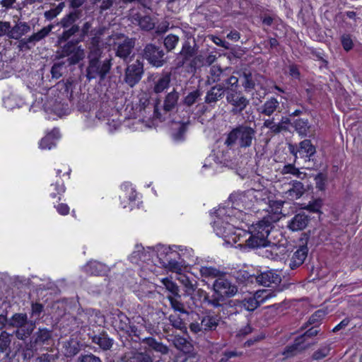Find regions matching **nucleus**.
<instances>
[{"label": "nucleus", "instance_id": "ea45409f", "mask_svg": "<svg viewBox=\"0 0 362 362\" xmlns=\"http://www.w3.org/2000/svg\"><path fill=\"white\" fill-rule=\"evenodd\" d=\"M177 255L176 252H171L170 256L163 262V266L170 271L176 273V276L182 273V267L180 263L172 258V256Z\"/></svg>", "mask_w": 362, "mask_h": 362}, {"label": "nucleus", "instance_id": "3c124183", "mask_svg": "<svg viewBox=\"0 0 362 362\" xmlns=\"http://www.w3.org/2000/svg\"><path fill=\"white\" fill-rule=\"evenodd\" d=\"M165 289L169 291L173 296L180 298L179 286L171 279L168 278H163L160 280Z\"/></svg>", "mask_w": 362, "mask_h": 362}, {"label": "nucleus", "instance_id": "7c9ffc66", "mask_svg": "<svg viewBox=\"0 0 362 362\" xmlns=\"http://www.w3.org/2000/svg\"><path fill=\"white\" fill-rule=\"evenodd\" d=\"M170 81H171V74L170 73L165 72V73L162 74L154 81L153 91L156 93H163L165 90H166L169 87Z\"/></svg>", "mask_w": 362, "mask_h": 362}, {"label": "nucleus", "instance_id": "4c0bfd02", "mask_svg": "<svg viewBox=\"0 0 362 362\" xmlns=\"http://www.w3.org/2000/svg\"><path fill=\"white\" fill-rule=\"evenodd\" d=\"M142 342L148 346V347L155 351L159 352L162 354H166L168 352V348L163 343L158 341L152 337L143 338Z\"/></svg>", "mask_w": 362, "mask_h": 362}, {"label": "nucleus", "instance_id": "79ce46f5", "mask_svg": "<svg viewBox=\"0 0 362 362\" xmlns=\"http://www.w3.org/2000/svg\"><path fill=\"white\" fill-rule=\"evenodd\" d=\"M199 359V356L192 348V349L180 352L176 356L175 362H198Z\"/></svg>", "mask_w": 362, "mask_h": 362}, {"label": "nucleus", "instance_id": "864d4df0", "mask_svg": "<svg viewBox=\"0 0 362 362\" xmlns=\"http://www.w3.org/2000/svg\"><path fill=\"white\" fill-rule=\"evenodd\" d=\"M234 276L237 281L241 283H253L255 280V274H250L247 271L243 269L235 272Z\"/></svg>", "mask_w": 362, "mask_h": 362}, {"label": "nucleus", "instance_id": "0e129e2a", "mask_svg": "<svg viewBox=\"0 0 362 362\" xmlns=\"http://www.w3.org/2000/svg\"><path fill=\"white\" fill-rule=\"evenodd\" d=\"M189 122L182 123L178 127L177 130L173 134V137L175 141H182L185 138V135L187 130V126Z\"/></svg>", "mask_w": 362, "mask_h": 362}, {"label": "nucleus", "instance_id": "b1692460", "mask_svg": "<svg viewBox=\"0 0 362 362\" xmlns=\"http://www.w3.org/2000/svg\"><path fill=\"white\" fill-rule=\"evenodd\" d=\"M200 320H202V325L203 326L204 331H212L215 330L218 327L221 320V317L209 310L204 313Z\"/></svg>", "mask_w": 362, "mask_h": 362}, {"label": "nucleus", "instance_id": "69168bd1", "mask_svg": "<svg viewBox=\"0 0 362 362\" xmlns=\"http://www.w3.org/2000/svg\"><path fill=\"white\" fill-rule=\"evenodd\" d=\"M263 127L269 129L272 134H279V127L278 125V122H275L274 117L264 119L263 122Z\"/></svg>", "mask_w": 362, "mask_h": 362}, {"label": "nucleus", "instance_id": "f03ea898", "mask_svg": "<svg viewBox=\"0 0 362 362\" xmlns=\"http://www.w3.org/2000/svg\"><path fill=\"white\" fill-rule=\"evenodd\" d=\"M256 134L255 128L245 124H239L227 134L224 144L229 148L235 145L240 148H250L256 140Z\"/></svg>", "mask_w": 362, "mask_h": 362}, {"label": "nucleus", "instance_id": "9b49d317", "mask_svg": "<svg viewBox=\"0 0 362 362\" xmlns=\"http://www.w3.org/2000/svg\"><path fill=\"white\" fill-rule=\"evenodd\" d=\"M289 152L295 157V160L298 158V153L302 158H308V160H311V157L316 153V148L313 145L309 139H304L300 141L298 146L289 144Z\"/></svg>", "mask_w": 362, "mask_h": 362}, {"label": "nucleus", "instance_id": "603ef678", "mask_svg": "<svg viewBox=\"0 0 362 362\" xmlns=\"http://www.w3.org/2000/svg\"><path fill=\"white\" fill-rule=\"evenodd\" d=\"M200 274L202 277L206 279H214V278H220L219 276L221 274V272L213 267H201Z\"/></svg>", "mask_w": 362, "mask_h": 362}, {"label": "nucleus", "instance_id": "412c9836", "mask_svg": "<svg viewBox=\"0 0 362 362\" xmlns=\"http://www.w3.org/2000/svg\"><path fill=\"white\" fill-rule=\"evenodd\" d=\"M196 53L195 48L190 45L189 42H185L176 58V66L177 67L182 66L187 61L194 57Z\"/></svg>", "mask_w": 362, "mask_h": 362}, {"label": "nucleus", "instance_id": "aec40b11", "mask_svg": "<svg viewBox=\"0 0 362 362\" xmlns=\"http://www.w3.org/2000/svg\"><path fill=\"white\" fill-rule=\"evenodd\" d=\"M225 93H226V86H224L223 84H216L206 92L204 102L213 106L223 98Z\"/></svg>", "mask_w": 362, "mask_h": 362}, {"label": "nucleus", "instance_id": "ddd939ff", "mask_svg": "<svg viewBox=\"0 0 362 362\" xmlns=\"http://www.w3.org/2000/svg\"><path fill=\"white\" fill-rule=\"evenodd\" d=\"M52 341V330L46 327H39L33 334L30 346L42 349L45 345H49Z\"/></svg>", "mask_w": 362, "mask_h": 362}, {"label": "nucleus", "instance_id": "e2e57ef3", "mask_svg": "<svg viewBox=\"0 0 362 362\" xmlns=\"http://www.w3.org/2000/svg\"><path fill=\"white\" fill-rule=\"evenodd\" d=\"M65 7V3L61 2L56 7L45 12V17L47 20H52L57 17Z\"/></svg>", "mask_w": 362, "mask_h": 362}, {"label": "nucleus", "instance_id": "a18cd8bd", "mask_svg": "<svg viewBox=\"0 0 362 362\" xmlns=\"http://www.w3.org/2000/svg\"><path fill=\"white\" fill-rule=\"evenodd\" d=\"M67 61H58L54 63L51 69L52 78L58 79L67 71Z\"/></svg>", "mask_w": 362, "mask_h": 362}, {"label": "nucleus", "instance_id": "4be33fe9", "mask_svg": "<svg viewBox=\"0 0 362 362\" xmlns=\"http://www.w3.org/2000/svg\"><path fill=\"white\" fill-rule=\"evenodd\" d=\"M257 111L260 115L271 117L275 112H280V103L274 97L268 98Z\"/></svg>", "mask_w": 362, "mask_h": 362}, {"label": "nucleus", "instance_id": "7ed1b4c3", "mask_svg": "<svg viewBox=\"0 0 362 362\" xmlns=\"http://www.w3.org/2000/svg\"><path fill=\"white\" fill-rule=\"evenodd\" d=\"M110 40H113L116 57L122 59L124 63H129L135 56V39L122 33H114L110 36Z\"/></svg>", "mask_w": 362, "mask_h": 362}, {"label": "nucleus", "instance_id": "bb28decb", "mask_svg": "<svg viewBox=\"0 0 362 362\" xmlns=\"http://www.w3.org/2000/svg\"><path fill=\"white\" fill-rule=\"evenodd\" d=\"M112 325L115 329L126 333L129 329L130 320L124 313L117 310L114 314Z\"/></svg>", "mask_w": 362, "mask_h": 362}, {"label": "nucleus", "instance_id": "13d9d810", "mask_svg": "<svg viewBox=\"0 0 362 362\" xmlns=\"http://www.w3.org/2000/svg\"><path fill=\"white\" fill-rule=\"evenodd\" d=\"M11 342V334L6 331L0 333V352L4 353L10 347Z\"/></svg>", "mask_w": 362, "mask_h": 362}, {"label": "nucleus", "instance_id": "4d7b16f0", "mask_svg": "<svg viewBox=\"0 0 362 362\" xmlns=\"http://www.w3.org/2000/svg\"><path fill=\"white\" fill-rule=\"evenodd\" d=\"M281 173L283 175L291 174L300 179L305 176V173L300 171L293 164L285 165L281 170Z\"/></svg>", "mask_w": 362, "mask_h": 362}, {"label": "nucleus", "instance_id": "423d86ee", "mask_svg": "<svg viewBox=\"0 0 362 362\" xmlns=\"http://www.w3.org/2000/svg\"><path fill=\"white\" fill-rule=\"evenodd\" d=\"M112 59H105L88 61V66L86 69V77L89 81L99 78L100 81L105 79L106 76L110 73L112 67Z\"/></svg>", "mask_w": 362, "mask_h": 362}, {"label": "nucleus", "instance_id": "37998d69", "mask_svg": "<svg viewBox=\"0 0 362 362\" xmlns=\"http://www.w3.org/2000/svg\"><path fill=\"white\" fill-rule=\"evenodd\" d=\"M59 137V130L54 129L51 133L48 134L42 138L40 143V148L42 149H51L55 146L54 139Z\"/></svg>", "mask_w": 362, "mask_h": 362}, {"label": "nucleus", "instance_id": "052dcab7", "mask_svg": "<svg viewBox=\"0 0 362 362\" xmlns=\"http://www.w3.org/2000/svg\"><path fill=\"white\" fill-rule=\"evenodd\" d=\"M179 40H180L179 37L175 35H173V34L168 35L164 38V42H163L165 49L168 52L173 50L177 45Z\"/></svg>", "mask_w": 362, "mask_h": 362}, {"label": "nucleus", "instance_id": "39448f33", "mask_svg": "<svg viewBox=\"0 0 362 362\" xmlns=\"http://www.w3.org/2000/svg\"><path fill=\"white\" fill-rule=\"evenodd\" d=\"M238 87L226 86V100L231 106V113L235 115L241 114L250 104V100L238 90Z\"/></svg>", "mask_w": 362, "mask_h": 362}, {"label": "nucleus", "instance_id": "8fccbe9b", "mask_svg": "<svg viewBox=\"0 0 362 362\" xmlns=\"http://www.w3.org/2000/svg\"><path fill=\"white\" fill-rule=\"evenodd\" d=\"M170 339H168V341H171L174 346L180 350V352L185 351V350L192 349V346L187 340L180 336L170 337Z\"/></svg>", "mask_w": 362, "mask_h": 362}, {"label": "nucleus", "instance_id": "f3484780", "mask_svg": "<svg viewBox=\"0 0 362 362\" xmlns=\"http://www.w3.org/2000/svg\"><path fill=\"white\" fill-rule=\"evenodd\" d=\"M88 61L100 59L103 52L100 37L96 35L90 37L87 43Z\"/></svg>", "mask_w": 362, "mask_h": 362}, {"label": "nucleus", "instance_id": "bf43d9fd", "mask_svg": "<svg viewBox=\"0 0 362 362\" xmlns=\"http://www.w3.org/2000/svg\"><path fill=\"white\" fill-rule=\"evenodd\" d=\"M224 300V298L222 296H219L214 292L213 295L209 296H207V299L205 300L204 303H207L214 308H219L222 305V303Z\"/></svg>", "mask_w": 362, "mask_h": 362}, {"label": "nucleus", "instance_id": "a878e982", "mask_svg": "<svg viewBox=\"0 0 362 362\" xmlns=\"http://www.w3.org/2000/svg\"><path fill=\"white\" fill-rule=\"evenodd\" d=\"M255 233V232L250 230L249 237L244 241L245 245L250 249L267 247L269 245L270 240L262 238Z\"/></svg>", "mask_w": 362, "mask_h": 362}, {"label": "nucleus", "instance_id": "a211bd4d", "mask_svg": "<svg viewBox=\"0 0 362 362\" xmlns=\"http://www.w3.org/2000/svg\"><path fill=\"white\" fill-rule=\"evenodd\" d=\"M252 194L254 197H252V202L255 204V207H256L254 211H265L270 201V194L268 190L266 189H252Z\"/></svg>", "mask_w": 362, "mask_h": 362}, {"label": "nucleus", "instance_id": "c85d7f7f", "mask_svg": "<svg viewBox=\"0 0 362 362\" xmlns=\"http://www.w3.org/2000/svg\"><path fill=\"white\" fill-rule=\"evenodd\" d=\"M80 349V344L76 339H70L62 342V352L66 357L75 356Z\"/></svg>", "mask_w": 362, "mask_h": 362}, {"label": "nucleus", "instance_id": "c9c22d12", "mask_svg": "<svg viewBox=\"0 0 362 362\" xmlns=\"http://www.w3.org/2000/svg\"><path fill=\"white\" fill-rule=\"evenodd\" d=\"M82 16V11H71L60 21L59 25L63 28H68L71 25H75L76 22Z\"/></svg>", "mask_w": 362, "mask_h": 362}, {"label": "nucleus", "instance_id": "c03bdc74", "mask_svg": "<svg viewBox=\"0 0 362 362\" xmlns=\"http://www.w3.org/2000/svg\"><path fill=\"white\" fill-rule=\"evenodd\" d=\"M243 77L242 86L245 92H250L255 88V81L251 71L244 70L240 75Z\"/></svg>", "mask_w": 362, "mask_h": 362}, {"label": "nucleus", "instance_id": "774afa93", "mask_svg": "<svg viewBox=\"0 0 362 362\" xmlns=\"http://www.w3.org/2000/svg\"><path fill=\"white\" fill-rule=\"evenodd\" d=\"M168 300L170 303L171 307L175 310L179 311L182 313H185L186 310L184 308L183 304L178 300L179 298L173 296H168L167 297Z\"/></svg>", "mask_w": 362, "mask_h": 362}, {"label": "nucleus", "instance_id": "6e6d98bb", "mask_svg": "<svg viewBox=\"0 0 362 362\" xmlns=\"http://www.w3.org/2000/svg\"><path fill=\"white\" fill-rule=\"evenodd\" d=\"M170 325L175 329L183 331L186 329V325L177 314H171L168 317Z\"/></svg>", "mask_w": 362, "mask_h": 362}, {"label": "nucleus", "instance_id": "473e14b6", "mask_svg": "<svg viewBox=\"0 0 362 362\" xmlns=\"http://www.w3.org/2000/svg\"><path fill=\"white\" fill-rule=\"evenodd\" d=\"M35 327V323L33 321H29L22 327L16 329L13 334L18 339L25 341L30 337Z\"/></svg>", "mask_w": 362, "mask_h": 362}, {"label": "nucleus", "instance_id": "f704fd0d", "mask_svg": "<svg viewBox=\"0 0 362 362\" xmlns=\"http://www.w3.org/2000/svg\"><path fill=\"white\" fill-rule=\"evenodd\" d=\"M292 125L301 137H305L310 133L311 125L307 119H297L293 121Z\"/></svg>", "mask_w": 362, "mask_h": 362}, {"label": "nucleus", "instance_id": "20e7f679", "mask_svg": "<svg viewBox=\"0 0 362 362\" xmlns=\"http://www.w3.org/2000/svg\"><path fill=\"white\" fill-rule=\"evenodd\" d=\"M276 296V293L271 290H259L253 296L245 298L242 300H235V305L249 312L254 311L261 303Z\"/></svg>", "mask_w": 362, "mask_h": 362}, {"label": "nucleus", "instance_id": "2f4dec72", "mask_svg": "<svg viewBox=\"0 0 362 362\" xmlns=\"http://www.w3.org/2000/svg\"><path fill=\"white\" fill-rule=\"evenodd\" d=\"M85 270L90 274L101 276L105 274L108 272V268L105 264L101 262L90 261L86 265Z\"/></svg>", "mask_w": 362, "mask_h": 362}, {"label": "nucleus", "instance_id": "49530a36", "mask_svg": "<svg viewBox=\"0 0 362 362\" xmlns=\"http://www.w3.org/2000/svg\"><path fill=\"white\" fill-rule=\"evenodd\" d=\"M29 320L28 319L27 314L25 313H15L12 315V317L8 320V327H15L18 329L20 327H22Z\"/></svg>", "mask_w": 362, "mask_h": 362}, {"label": "nucleus", "instance_id": "72a5a7b5", "mask_svg": "<svg viewBox=\"0 0 362 362\" xmlns=\"http://www.w3.org/2000/svg\"><path fill=\"white\" fill-rule=\"evenodd\" d=\"M179 98V93L173 88V90L168 93L165 97L163 101V110L165 112H170L173 110L177 107Z\"/></svg>", "mask_w": 362, "mask_h": 362}, {"label": "nucleus", "instance_id": "58836bf2", "mask_svg": "<svg viewBox=\"0 0 362 362\" xmlns=\"http://www.w3.org/2000/svg\"><path fill=\"white\" fill-rule=\"evenodd\" d=\"M52 26H47L42 28L40 31L33 34L28 38H24L21 40L23 44L27 45L28 43L35 44L37 42L45 37L52 30Z\"/></svg>", "mask_w": 362, "mask_h": 362}, {"label": "nucleus", "instance_id": "6e6552de", "mask_svg": "<svg viewBox=\"0 0 362 362\" xmlns=\"http://www.w3.org/2000/svg\"><path fill=\"white\" fill-rule=\"evenodd\" d=\"M209 83H217L222 81L224 86H238L239 80L235 76H228L226 70H223L217 66H212L210 69L209 75L208 76Z\"/></svg>", "mask_w": 362, "mask_h": 362}, {"label": "nucleus", "instance_id": "e433bc0d", "mask_svg": "<svg viewBox=\"0 0 362 362\" xmlns=\"http://www.w3.org/2000/svg\"><path fill=\"white\" fill-rule=\"evenodd\" d=\"M30 30V27L27 23L20 21L11 29L9 32V37L11 38L18 40Z\"/></svg>", "mask_w": 362, "mask_h": 362}, {"label": "nucleus", "instance_id": "dca6fc26", "mask_svg": "<svg viewBox=\"0 0 362 362\" xmlns=\"http://www.w3.org/2000/svg\"><path fill=\"white\" fill-rule=\"evenodd\" d=\"M255 282L264 286H276L281 281V276L276 271L269 270L255 275Z\"/></svg>", "mask_w": 362, "mask_h": 362}, {"label": "nucleus", "instance_id": "9d476101", "mask_svg": "<svg viewBox=\"0 0 362 362\" xmlns=\"http://www.w3.org/2000/svg\"><path fill=\"white\" fill-rule=\"evenodd\" d=\"M164 55L163 50L153 44H148L144 49V57L156 67H160L165 64Z\"/></svg>", "mask_w": 362, "mask_h": 362}, {"label": "nucleus", "instance_id": "c756f323", "mask_svg": "<svg viewBox=\"0 0 362 362\" xmlns=\"http://www.w3.org/2000/svg\"><path fill=\"white\" fill-rule=\"evenodd\" d=\"M92 342L98 345L103 350H109L113 345V339L105 332L94 334L90 337Z\"/></svg>", "mask_w": 362, "mask_h": 362}, {"label": "nucleus", "instance_id": "680f3d73", "mask_svg": "<svg viewBox=\"0 0 362 362\" xmlns=\"http://www.w3.org/2000/svg\"><path fill=\"white\" fill-rule=\"evenodd\" d=\"M331 350L330 344H325L316 350L312 356L314 360H321L327 356Z\"/></svg>", "mask_w": 362, "mask_h": 362}, {"label": "nucleus", "instance_id": "6ab92c4d", "mask_svg": "<svg viewBox=\"0 0 362 362\" xmlns=\"http://www.w3.org/2000/svg\"><path fill=\"white\" fill-rule=\"evenodd\" d=\"M176 280H177L180 284L184 288L185 295L187 296H189L192 300L194 299L193 295L194 294V291L198 286L197 281L192 278L189 277L185 274H179V275L175 276Z\"/></svg>", "mask_w": 362, "mask_h": 362}, {"label": "nucleus", "instance_id": "09e8293b", "mask_svg": "<svg viewBox=\"0 0 362 362\" xmlns=\"http://www.w3.org/2000/svg\"><path fill=\"white\" fill-rule=\"evenodd\" d=\"M87 315L83 310L78 311L76 316L68 317L67 320L71 323L72 326L70 327V331H74L75 328L82 326L87 320Z\"/></svg>", "mask_w": 362, "mask_h": 362}, {"label": "nucleus", "instance_id": "4468645a", "mask_svg": "<svg viewBox=\"0 0 362 362\" xmlns=\"http://www.w3.org/2000/svg\"><path fill=\"white\" fill-rule=\"evenodd\" d=\"M279 221V218L264 217L262 220L258 221L257 223L252 225L251 230L255 232L257 235L262 238L268 239L270 233L273 228V223Z\"/></svg>", "mask_w": 362, "mask_h": 362}, {"label": "nucleus", "instance_id": "a19ab883", "mask_svg": "<svg viewBox=\"0 0 362 362\" xmlns=\"http://www.w3.org/2000/svg\"><path fill=\"white\" fill-rule=\"evenodd\" d=\"M284 202L282 201L279 200H271L269 201V204L267 206L266 211L269 214H272L271 215L267 216L269 219L271 218H279L280 219V214H281V210L283 207Z\"/></svg>", "mask_w": 362, "mask_h": 362}, {"label": "nucleus", "instance_id": "1a4fd4ad", "mask_svg": "<svg viewBox=\"0 0 362 362\" xmlns=\"http://www.w3.org/2000/svg\"><path fill=\"white\" fill-rule=\"evenodd\" d=\"M144 74V64L137 59L125 69L124 81L130 87H134L141 79Z\"/></svg>", "mask_w": 362, "mask_h": 362}, {"label": "nucleus", "instance_id": "393cba45", "mask_svg": "<svg viewBox=\"0 0 362 362\" xmlns=\"http://www.w3.org/2000/svg\"><path fill=\"white\" fill-rule=\"evenodd\" d=\"M310 218L305 213L296 214L288 222V228L292 231L303 230L306 228Z\"/></svg>", "mask_w": 362, "mask_h": 362}, {"label": "nucleus", "instance_id": "5701e85b", "mask_svg": "<svg viewBox=\"0 0 362 362\" xmlns=\"http://www.w3.org/2000/svg\"><path fill=\"white\" fill-rule=\"evenodd\" d=\"M288 185L289 188L284 192V197L291 200L299 199L306 191L304 185L298 180L291 181Z\"/></svg>", "mask_w": 362, "mask_h": 362}, {"label": "nucleus", "instance_id": "338daca9", "mask_svg": "<svg viewBox=\"0 0 362 362\" xmlns=\"http://www.w3.org/2000/svg\"><path fill=\"white\" fill-rule=\"evenodd\" d=\"M139 26L145 30H151L154 28V23L152 18L148 16H145L139 18Z\"/></svg>", "mask_w": 362, "mask_h": 362}, {"label": "nucleus", "instance_id": "0eeeda50", "mask_svg": "<svg viewBox=\"0 0 362 362\" xmlns=\"http://www.w3.org/2000/svg\"><path fill=\"white\" fill-rule=\"evenodd\" d=\"M80 41L68 40L62 47L61 57H69L66 61L69 64H76L85 57V50L82 46H78Z\"/></svg>", "mask_w": 362, "mask_h": 362}, {"label": "nucleus", "instance_id": "de8ad7c7", "mask_svg": "<svg viewBox=\"0 0 362 362\" xmlns=\"http://www.w3.org/2000/svg\"><path fill=\"white\" fill-rule=\"evenodd\" d=\"M64 31L58 37V43L68 41L71 37L74 36L80 30L78 25H71L68 28H64Z\"/></svg>", "mask_w": 362, "mask_h": 362}, {"label": "nucleus", "instance_id": "cd10ccee", "mask_svg": "<svg viewBox=\"0 0 362 362\" xmlns=\"http://www.w3.org/2000/svg\"><path fill=\"white\" fill-rule=\"evenodd\" d=\"M308 251L306 246H301L293 253L289 262V267L291 269H296L304 262L308 255Z\"/></svg>", "mask_w": 362, "mask_h": 362}, {"label": "nucleus", "instance_id": "f8f14e48", "mask_svg": "<svg viewBox=\"0 0 362 362\" xmlns=\"http://www.w3.org/2000/svg\"><path fill=\"white\" fill-rule=\"evenodd\" d=\"M213 289L216 294L223 298L235 296L238 292V287L225 278L216 279L213 284Z\"/></svg>", "mask_w": 362, "mask_h": 362}, {"label": "nucleus", "instance_id": "5fc2aeb1", "mask_svg": "<svg viewBox=\"0 0 362 362\" xmlns=\"http://www.w3.org/2000/svg\"><path fill=\"white\" fill-rule=\"evenodd\" d=\"M202 93L199 89L194 90L187 93L183 98L182 103L187 107L192 106L200 98Z\"/></svg>", "mask_w": 362, "mask_h": 362}, {"label": "nucleus", "instance_id": "2eb2a0df", "mask_svg": "<svg viewBox=\"0 0 362 362\" xmlns=\"http://www.w3.org/2000/svg\"><path fill=\"white\" fill-rule=\"evenodd\" d=\"M318 333L319 329L315 326L311 327L303 335L296 338L294 343L291 346H286L284 354L288 356L294 354L296 351L304 349L305 346H302V344H303L305 339L316 336Z\"/></svg>", "mask_w": 362, "mask_h": 362}, {"label": "nucleus", "instance_id": "f257e3e1", "mask_svg": "<svg viewBox=\"0 0 362 362\" xmlns=\"http://www.w3.org/2000/svg\"><path fill=\"white\" fill-rule=\"evenodd\" d=\"M252 197V189L231 194L227 205L216 210L214 230L218 236L228 238L229 243L230 240L234 243L240 241L242 231L236 228V224L244 210H255Z\"/></svg>", "mask_w": 362, "mask_h": 362}]
</instances>
